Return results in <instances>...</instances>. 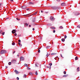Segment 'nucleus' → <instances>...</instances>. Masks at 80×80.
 Listing matches in <instances>:
<instances>
[{
  "mask_svg": "<svg viewBox=\"0 0 80 80\" xmlns=\"http://www.w3.org/2000/svg\"><path fill=\"white\" fill-rule=\"evenodd\" d=\"M7 53V51L2 50L1 51L0 53L1 55H2V54H4V53Z\"/></svg>",
  "mask_w": 80,
  "mask_h": 80,
  "instance_id": "nucleus-1",
  "label": "nucleus"
},
{
  "mask_svg": "<svg viewBox=\"0 0 80 80\" xmlns=\"http://www.w3.org/2000/svg\"><path fill=\"white\" fill-rule=\"evenodd\" d=\"M11 62L12 63H17V61L15 60H12Z\"/></svg>",
  "mask_w": 80,
  "mask_h": 80,
  "instance_id": "nucleus-2",
  "label": "nucleus"
},
{
  "mask_svg": "<svg viewBox=\"0 0 80 80\" xmlns=\"http://www.w3.org/2000/svg\"><path fill=\"white\" fill-rule=\"evenodd\" d=\"M50 20H51V21H54L55 18H54L53 17L51 16L50 17Z\"/></svg>",
  "mask_w": 80,
  "mask_h": 80,
  "instance_id": "nucleus-3",
  "label": "nucleus"
},
{
  "mask_svg": "<svg viewBox=\"0 0 80 80\" xmlns=\"http://www.w3.org/2000/svg\"><path fill=\"white\" fill-rule=\"evenodd\" d=\"M35 18H36L35 17H34L32 18V22H35Z\"/></svg>",
  "mask_w": 80,
  "mask_h": 80,
  "instance_id": "nucleus-4",
  "label": "nucleus"
},
{
  "mask_svg": "<svg viewBox=\"0 0 80 80\" xmlns=\"http://www.w3.org/2000/svg\"><path fill=\"white\" fill-rule=\"evenodd\" d=\"M23 9V10L25 9H26V8H27V6H22L21 7Z\"/></svg>",
  "mask_w": 80,
  "mask_h": 80,
  "instance_id": "nucleus-5",
  "label": "nucleus"
},
{
  "mask_svg": "<svg viewBox=\"0 0 80 80\" xmlns=\"http://www.w3.org/2000/svg\"><path fill=\"white\" fill-rule=\"evenodd\" d=\"M74 15H79L80 14L78 12H76L74 13Z\"/></svg>",
  "mask_w": 80,
  "mask_h": 80,
  "instance_id": "nucleus-6",
  "label": "nucleus"
},
{
  "mask_svg": "<svg viewBox=\"0 0 80 80\" xmlns=\"http://www.w3.org/2000/svg\"><path fill=\"white\" fill-rule=\"evenodd\" d=\"M20 60L21 61H23L24 60V58L22 57H20Z\"/></svg>",
  "mask_w": 80,
  "mask_h": 80,
  "instance_id": "nucleus-7",
  "label": "nucleus"
},
{
  "mask_svg": "<svg viewBox=\"0 0 80 80\" xmlns=\"http://www.w3.org/2000/svg\"><path fill=\"white\" fill-rule=\"evenodd\" d=\"M61 6H65L66 5V4L65 2H63L61 4Z\"/></svg>",
  "mask_w": 80,
  "mask_h": 80,
  "instance_id": "nucleus-8",
  "label": "nucleus"
},
{
  "mask_svg": "<svg viewBox=\"0 0 80 80\" xmlns=\"http://www.w3.org/2000/svg\"><path fill=\"white\" fill-rule=\"evenodd\" d=\"M56 53H52L51 54V55H56V54H57V52H58L57 51H56Z\"/></svg>",
  "mask_w": 80,
  "mask_h": 80,
  "instance_id": "nucleus-9",
  "label": "nucleus"
},
{
  "mask_svg": "<svg viewBox=\"0 0 80 80\" xmlns=\"http://www.w3.org/2000/svg\"><path fill=\"white\" fill-rule=\"evenodd\" d=\"M17 32V31L15 30L14 29L12 31V33H15V32Z\"/></svg>",
  "mask_w": 80,
  "mask_h": 80,
  "instance_id": "nucleus-10",
  "label": "nucleus"
},
{
  "mask_svg": "<svg viewBox=\"0 0 80 80\" xmlns=\"http://www.w3.org/2000/svg\"><path fill=\"white\" fill-rule=\"evenodd\" d=\"M29 5H34V3L32 2H29Z\"/></svg>",
  "mask_w": 80,
  "mask_h": 80,
  "instance_id": "nucleus-11",
  "label": "nucleus"
},
{
  "mask_svg": "<svg viewBox=\"0 0 80 80\" xmlns=\"http://www.w3.org/2000/svg\"><path fill=\"white\" fill-rule=\"evenodd\" d=\"M14 72H16V74H18V73H19V72H18V71L17 70H15Z\"/></svg>",
  "mask_w": 80,
  "mask_h": 80,
  "instance_id": "nucleus-12",
  "label": "nucleus"
},
{
  "mask_svg": "<svg viewBox=\"0 0 80 80\" xmlns=\"http://www.w3.org/2000/svg\"><path fill=\"white\" fill-rule=\"evenodd\" d=\"M50 28H51V29H52L53 30H55V27H50Z\"/></svg>",
  "mask_w": 80,
  "mask_h": 80,
  "instance_id": "nucleus-13",
  "label": "nucleus"
},
{
  "mask_svg": "<svg viewBox=\"0 0 80 80\" xmlns=\"http://www.w3.org/2000/svg\"><path fill=\"white\" fill-rule=\"evenodd\" d=\"M68 77V75H65L63 76V77Z\"/></svg>",
  "mask_w": 80,
  "mask_h": 80,
  "instance_id": "nucleus-14",
  "label": "nucleus"
},
{
  "mask_svg": "<svg viewBox=\"0 0 80 80\" xmlns=\"http://www.w3.org/2000/svg\"><path fill=\"white\" fill-rule=\"evenodd\" d=\"M62 42H65V39L64 38H62L61 39Z\"/></svg>",
  "mask_w": 80,
  "mask_h": 80,
  "instance_id": "nucleus-15",
  "label": "nucleus"
},
{
  "mask_svg": "<svg viewBox=\"0 0 80 80\" xmlns=\"http://www.w3.org/2000/svg\"><path fill=\"white\" fill-rule=\"evenodd\" d=\"M37 12H36L35 13L33 14V15H35L37 13Z\"/></svg>",
  "mask_w": 80,
  "mask_h": 80,
  "instance_id": "nucleus-16",
  "label": "nucleus"
},
{
  "mask_svg": "<svg viewBox=\"0 0 80 80\" xmlns=\"http://www.w3.org/2000/svg\"><path fill=\"white\" fill-rule=\"evenodd\" d=\"M59 28H61V29H63V27L62 26H60Z\"/></svg>",
  "mask_w": 80,
  "mask_h": 80,
  "instance_id": "nucleus-17",
  "label": "nucleus"
},
{
  "mask_svg": "<svg viewBox=\"0 0 80 80\" xmlns=\"http://www.w3.org/2000/svg\"><path fill=\"white\" fill-rule=\"evenodd\" d=\"M75 60H78V57H75Z\"/></svg>",
  "mask_w": 80,
  "mask_h": 80,
  "instance_id": "nucleus-18",
  "label": "nucleus"
},
{
  "mask_svg": "<svg viewBox=\"0 0 80 80\" xmlns=\"http://www.w3.org/2000/svg\"><path fill=\"white\" fill-rule=\"evenodd\" d=\"M8 64L9 65H10L12 64V62H9Z\"/></svg>",
  "mask_w": 80,
  "mask_h": 80,
  "instance_id": "nucleus-19",
  "label": "nucleus"
},
{
  "mask_svg": "<svg viewBox=\"0 0 80 80\" xmlns=\"http://www.w3.org/2000/svg\"><path fill=\"white\" fill-rule=\"evenodd\" d=\"M80 68L79 67H78L77 68V72H79V71H80V70H79Z\"/></svg>",
  "mask_w": 80,
  "mask_h": 80,
  "instance_id": "nucleus-20",
  "label": "nucleus"
},
{
  "mask_svg": "<svg viewBox=\"0 0 80 80\" xmlns=\"http://www.w3.org/2000/svg\"><path fill=\"white\" fill-rule=\"evenodd\" d=\"M77 28H80V25H79L77 26Z\"/></svg>",
  "mask_w": 80,
  "mask_h": 80,
  "instance_id": "nucleus-21",
  "label": "nucleus"
},
{
  "mask_svg": "<svg viewBox=\"0 0 80 80\" xmlns=\"http://www.w3.org/2000/svg\"><path fill=\"white\" fill-rule=\"evenodd\" d=\"M27 76V75H26V74H24L23 76V78H26V76Z\"/></svg>",
  "mask_w": 80,
  "mask_h": 80,
  "instance_id": "nucleus-22",
  "label": "nucleus"
},
{
  "mask_svg": "<svg viewBox=\"0 0 80 80\" xmlns=\"http://www.w3.org/2000/svg\"><path fill=\"white\" fill-rule=\"evenodd\" d=\"M67 37V36L66 35H65L64 37V38H65V39H66Z\"/></svg>",
  "mask_w": 80,
  "mask_h": 80,
  "instance_id": "nucleus-23",
  "label": "nucleus"
},
{
  "mask_svg": "<svg viewBox=\"0 0 80 80\" xmlns=\"http://www.w3.org/2000/svg\"><path fill=\"white\" fill-rule=\"evenodd\" d=\"M2 30H0V33L2 34Z\"/></svg>",
  "mask_w": 80,
  "mask_h": 80,
  "instance_id": "nucleus-24",
  "label": "nucleus"
},
{
  "mask_svg": "<svg viewBox=\"0 0 80 80\" xmlns=\"http://www.w3.org/2000/svg\"><path fill=\"white\" fill-rule=\"evenodd\" d=\"M49 56V55H48V53H47V54H46V56L47 57H48Z\"/></svg>",
  "mask_w": 80,
  "mask_h": 80,
  "instance_id": "nucleus-25",
  "label": "nucleus"
},
{
  "mask_svg": "<svg viewBox=\"0 0 80 80\" xmlns=\"http://www.w3.org/2000/svg\"><path fill=\"white\" fill-rule=\"evenodd\" d=\"M35 74L36 75H38V73H37V71H36V72H35Z\"/></svg>",
  "mask_w": 80,
  "mask_h": 80,
  "instance_id": "nucleus-26",
  "label": "nucleus"
},
{
  "mask_svg": "<svg viewBox=\"0 0 80 80\" xmlns=\"http://www.w3.org/2000/svg\"><path fill=\"white\" fill-rule=\"evenodd\" d=\"M5 33V32H2V33H2V35H4L5 34V33Z\"/></svg>",
  "mask_w": 80,
  "mask_h": 80,
  "instance_id": "nucleus-27",
  "label": "nucleus"
},
{
  "mask_svg": "<svg viewBox=\"0 0 80 80\" xmlns=\"http://www.w3.org/2000/svg\"><path fill=\"white\" fill-rule=\"evenodd\" d=\"M24 65H25V66H26V67H28V66H27V64H25Z\"/></svg>",
  "mask_w": 80,
  "mask_h": 80,
  "instance_id": "nucleus-28",
  "label": "nucleus"
},
{
  "mask_svg": "<svg viewBox=\"0 0 80 80\" xmlns=\"http://www.w3.org/2000/svg\"><path fill=\"white\" fill-rule=\"evenodd\" d=\"M25 25H27V27H28V24H27V23H26Z\"/></svg>",
  "mask_w": 80,
  "mask_h": 80,
  "instance_id": "nucleus-29",
  "label": "nucleus"
},
{
  "mask_svg": "<svg viewBox=\"0 0 80 80\" xmlns=\"http://www.w3.org/2000/svg\"><path fill=\"white\" fill-rule=\"evenodd\" d=\"M49 65H50V66H52V63H49Z\"/></svg>",
  "mask_w": 80,
  "mask_h": 80,
  "instance_id": "nucleus-30",
  "label": "nucleus"
},
{
  "mask_svg": "<svg viewBox=\"0 0 80 80\" xmlns=\"http://www.w3.org/2000/svg\"><path fill=\"white\" fill-rule=\"evenodd\" d=\"M63 73H64V74H66V71H64L63 72Z\"/></svg>",
  "mask_w": 80,
  "mask_h": 80,
  "instance_id": "nucleus-31",
  "label": "nucleus"
},
{
  "mask_svg": "<svg viewBox=\"0 0 80 80\" xmlns=\"http://www.w3.org/2000/svg\"><path fill=\"white\" fill-rule=\"evenodd\" d=\"M28 70H30V68L28 67Z\"/></svg>",
  "mask_w": 80,
  "mask_h": 80,
  "instance_id": "nucleus-32",
  "label": "nucleus"
},
{
  "mask_svg": "<svg viewBox=\"0 0 80 80\" xmlns=\"http://www.w3.org/2000/svg\"><path fill=\"white\" fill-rule=\"evenodd\" d=\"M12 45H15V43H14V42L12 43Z\"/></svg>",
  "mask_w": 80,
  "mask_h": 80,
  "instance_id": "nucleus-33",
  "label": "nucleus"
},
{
  "mask_svg": "<svg viewBox=\"0 0 80 80\" xmlns=\"http://www.w3.org/2000/svg\"><path fill=\"white\" fill-rule=\"evenodd\" d=\"M17 80H19V78H18V77H17Z\"/></svg>",
  "mask_w": 80,
  "mask_h": 80,
  "instance_id": "nucleus-34",
  "label": "nucleus"
},
{
  "mask_svg": "<svg viewBox=\"0 0 80 80\" xmlns=\"http://www.w3.org/2000/svg\"><path fill=\"white\" fill-rule=\"evenodd\" d=\"M53 33H55V30H53Z\"/></svg>",
  "mask_w": 80,
  "mask_h": 80,
  "instance_id": "nucleus-35",
  "label": "nucleus"
},
{
  "mask_svg": "<svg viewBox=\"0 0 80 80\" xmlns=\"http://www.w3.org/2000/svg\"><path fill=\"white\" fill-rule=\"evenodd\" d=\"M18 42H21V41L20 39L18 40Z\"/></svg>",
  "mask_w": 80,
  "mask_h": 80,
  "instance_id": "nucleus-36",
  "label": "nucleus"
},
{
  "mask_svg": "<svg viewBox=\"0 0 80 80\" xmlns=\"http://www.w3.org/2000/svg\"><path fill=\"white\" fill-rule=\"evenodd\" d=\"M17 33H15V36H17Z\"/></svg>",
  "mask_w": 80,
  "mask_h": 80,
  "instance_id": "nucleus-37",
  "label": "nucleus"
},
{
  "mask_svg": "<svg viewBox=\"0 0 80 80\" xmlns=\"http://www.w3.org/2000/svg\"><path fill=\"white\" fill-rule=\"evenodd\" d=\"M38 53H40V50H38Z\"/></svg>",
  "mask_w": 80,
  "mask_h": 80,
  "instance_id": "nucleus-38",
  "label": "nucleus"
},
{
  "mask_svg": "<svg viewBox=\"0 0 80 80\" xmlns=\"http://www.w3.org/2000/svg\"><path fill=\"white\" fill-rule=\"evenodd\" d=\"M16 19L18 20H20V19H18V18H16Z\"/></svg>",
  "mask_w": 80,
  "mask_h": 80,
  "instance_id": "nucleus-39",
  "label": "nucleus"
},
{
  "mask_svg": "<svg viewBox=\"0 0 80 80\" xmlns=\"http://www.w3.org/2000/svg\"><path fill=\"white\" fill-rule=\"evenodd\" d=\"M19 46H20V47H22V44H20V45H19Z\"/></svg>",
  "mask_w": 80,
  "mask_h": 80,
  "instance_id": "nucleus-40",
  "label": "nucleus"
},
{
  "mask_svg": "<svg viewBox=\"0 0 80 80\" xmlns=\"http://www.w3.org/2000/svg\"><path fill=\"white\" fill-rule=\"evenodd\" d=\"M29 73V74H30L31 75H32V72H30Z\"/></svg>",
  "mask_w": 80,
  "mask_h": 80,
  "instance_id": "nucleus-41",
  "label": "nucleus"
},
{
  "mask_svg": "<svg viewBox=\"0 0 80 80\" xmlns=\"http://www.w3.org/2000/svg\"><path fill=\"white\" fill-rule=\"evenodd\" d=\"M32 30H35V28H32Z\"/></svg>",
  "mask_w": 80,
  "mask_h": 80,
  "instance_id": "nucleus-42",
  "label": "nucleus"
},
{
  "mask_svg": "<svg viewBox=\"0 0 80 80\" xmlns=\"http://www.w3.org/2000/svg\"><path fill=\"white\" fill-rule=\"evenodd\" d=\"M61 56L62 57V58H63V57H62V54H61Z\"/></svg>",
  "mask_w": 80,
  "mask_h": 80,
  "instance_id": "nucleus-43",
  "label": "nucleus"
},
{
  "mask_svg": "<svg viewBox=\"0 0 80 80\" xmlns=\"http://www.w3.org/2000/svg\"><path fill=\"white\" fill-rule=\"evenodd\" d=\"M29 27H31V25H29Z\"/></svg>",
  "mask_w": 80,
  "mask_h": 80,
  "instance_id": "nucleus-44",
  "label": "nucleus"
},
{
  "mask_svg": "<svg viewBox=\"0 0 80 80\" xmlns=\"http://www.w3.org/2000/svg\"><path fill=\"white\" fill-rule=\"evenodd\" d=\"M58 2H60V0H56Z\"/></svg>",
  "mask_w": 80,
  "mask_h": 80,
  "instance_id": "nucleus-45",
  "label": "nucleus"
},
{
  "mask_svg": "<svg viewBox=\"0 0 80 80\" xmlns=\"http://www.w3.org/2000/svg\"><path fill=\"white\" fill-rule=\"evenodd\" d=\"M27 10H29V8H28L27 9Z\"/></svg>",
  "mask_w": 80,
  "mask_h": 80,
  "instance_id": "nucleus-46",
  "label": "nucleus"
},
{
  "mask_svg": "<svg viewBox=\"0 0 80 80\" xmlns=\"http://www.w3.org/2000/svg\"><path fill=\"white\" fill-rule=\"evenodd\" d=\"M43 12L42 11H41V13H43Z\"/></svg>",
  "mask_w": 80,
  "mask_h": 80,
  "instance_id": "nucleus-47",
  "label": "nucleus"
},
{
  "mask_svg": "<svg viewBox=\"0 0 80 80\" xmlns=\"http://www.w3.org/2000/svg\"><path fill=\"white\" fill-rule=\"evenodd\" d=\"M47 68H49V66H47Z\"/></svg>",
  "mask_w": 80,
  "mask_h": 80,
  "instance_id": "nucleus-48",
  "label": "nucleus"
},
{
  "mask_svg": "<svg viewBox=\"0 0 80 80\" xmlns=\"http://www.w3.org/2000/svg\"><path fill=\"white\" fill-rule=\"evenodd\" d=\"M10 1H11V2H13V0H10Z\"/></svg>",
  "mask_w": 80,
  "mask_h": 80,
  "instance_id": "nucleus-49",
  "label": "nucleus"
},
{
  "mask_svg": "<svg viewBox=\"0 0 80 80\" xmlns=\"http://www.w3.org/2000/svg\"><path fill=\"white\" fill-rule=\"evenodd\" d=\"M8 68V67L7 66H6V68Z\"/></svg>",
  "mask_w": 80,
  "mask_h": 80,
  "instance_id": "nucleus-50",
  "label": "nucleus"
},
{
  "mask_svg": "<svg viewBox=\"0 0 80 80\" xmlns=\"http://www.w3.org/2000/svg\"><path fill=\"white\" fill-rule=\"evenodd\" d=\"M9 18H6V19H8Z\"/></svg>",
  "mask_w": 80,
  "mask_h": 80,
  "instance_id": "nucleus-51",
  "label": "nucleus"
},
{
  "mask_svg": "<svg viewBox=\"0 0 80 80\" xmlns=\"http://www.w3.org/2000/svg\"><path fill=\"white\" fill-rule=\"evenodd\" d=\"M15 53V51H14V52H13V53Z\"/></svg>",
  "mask_w": 80,
  "mask_h": 80,
  "instance_id": "nucleus-52",
  "label": "nucleus"
},
{
  "mask_svg": "<svg viewBox=\"0 0 80 80\" xmlns=\"http://www.w3.org/2000/svg\"><path fill=\"white\" fill-rule=\"evenodd\" d=\"M36 67H38V66L37 65V64L36 65Z\"/></svg>",
  "mask_w": 80,
  "mask_h": 80,
  "instance_id": "nucleus-53",
  "label": "nucleus"
},
{
  "mask_svg": "<svg viewBox=\"0 0 80 80\" xmlns=\"http://www.w3.org/2000/svg\"><path fill=\"white\" fill-rule=\"evenodd\" d=\"M18 44H19V45H20L21 44H20V43H18Z\"/></svg>",
  "mask_w": 80,
  "mask_h": 80,
  "instance_id": "nucleus-54",
  "label": "nucleus"
},
{
  "mask_svg": "<svg viewBox=\"0 0 80 80\" xmlns=\"http://www.w3.org/2000/svg\"><path fill=\"white\" fill-rule=\"evenodd\" d=\"M17 56H18V57H19V55H18H18H17Z\"/></svg>",
  "mask_w": 80,
  "mask_h": 80,
  "instance_id": "nucleus-55",
  "label": "nucleus"
},
{
  "mask_svg": "<svg viewBox=\"0 0 80 80\" xmlns=\"http://www.w3.org/2000/svg\"><path fill=\"white\" fill-rule=\"evenodd\" d=\"M50 68H51V66H50Z\"/></svg>",
  "mask_w": 80,
  "mask_h": 80,
  "instance_id": "nucleus-56",
  "label": "nucleus"
},
{
  "mask_svg": "<svg viewBox=\"0 0 80 80\" xmlns=\"http://www.w3.org/2000/svg\"><path fill=\"white\" fill-rule=\"evenodd\" d=\"M1 3H0V6L1 5Z\"/></svg>",
  "mask_w": 80,
  "mask_h": 80,
  "instance_id": "nucleus-57",
  "label": "nucleus"
}]
</instances>
